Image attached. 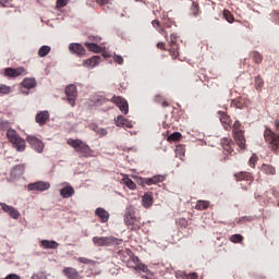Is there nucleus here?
<instances>
[{
  "mask_svg": "<svg viewBox=\"0 0 279 279\" xmlns=\"http://www.w3.org/2000/svg\"><path fill=\"white\" fill-rule=\"evenodd\" d=\"M218 122L222 123V130H233V140L222 138L220 145L226 154H232V142L236 143V147L243 149L245 147V140H243V130L240 129V121L232 122L226 112L218 111Z\"/></svg>",
  "mask_w": 279,
  "mask_h": 279,
  "instance_id": "f257e3e1",
  "label": "nucleus"
},
{
  "mask_svg": "<svg viewBox=\"0 0 279 279\" xmlns=\"http://www.w3.org/2000/svg\"><path fill=\"white\" fill-rule=\"evenodd\" d=\"M7 141H10V145H13V149L17 150V153H23L26 144L32 146V149L38 154H41V149H44V144L38 137L20 138V135H16V131L13 129L7 130Z\"/></svg>",
  "mask_w": 279,
  "mask_h": 279,
  "instance_id": "f03ea898",
  "label": "nucleus"
},
{
  "mask_svg": "<svg viewBox=\"0 0 279 279\" xmlns=\"http://www.w3.org/2000/svg\"><path fill=\"white\" fill-rule=\"evenodd\" d=\"M68 146H71L74 153L78 154V158H92V148L85 142L68 138Z\"/></svg>",
  "mask_w": 279,
  "mask_h": 279,
  "instance_id": "7ed1b4c3",
  "label": "nucleus"
},
{
  "mask_svg": "<svg viewBox=\"0 0 279 279\" xmlns=\"http://www.w3.org/2000/svg\"><path fill=\"white\" fill-rule=\"evenodd\" d=\"M125 226L131 231H137L138 228L143 227L141 218L135 214V207L129 206V208H125Z\"/></svg>",
  "mask_w": 279,
  "mask_h": 279,
  "instance_id": "20e7f679",
  "label": "nucleus"
},
{
  "mask_svg": "<svg viewBox=\"0 0 279 279\" xmlns=\"http://www.w3.org/2000/svg\"><path fill=\"white\" fill-rule=\"evenodd\" d=\"M93 245L96 247H110L113 245H121V239L113 236H93Z\"/></svg>",
  "mask_w": 279,
  "mask_h": 279,
  "instance_id": "39448f33",
  "label": "nucleus"
},
{
  "mask_svg": "<svg viewBox=\"0 0 279 279\" xmlns=\"http://www.w3.org/2000/svg\"><path fill=\"white\" fill-rule=\"evenodd\" d=\"M264 138H266V144L269 145L270 150L279 151V133L271 132L270 129L266 128Z\"/></svg>",
  "mask_w": 279,
  "mask_h": 279,
  "instance_id": "423d86ee",
  "label": "nucleus"
},
{
  "mask_svg": "<svg viewBox=\"0 0 279 279\" xmlns=\"http://www.w3.org/2000/svg\"><path fill=\"white\" fill-rule=\"evenodd\" d=\"M170 56L172 58V60H175V58H178V56H180V46H178V35H175V33H171L170 35Z\"/></svg>",
  "mask_w": 279,
  "mask_h": 279,
  "instance_id": "0eeeda50",
  "label": "nucleus"
},
{
  "mask_svg": "<svg viewBox=\"0 0 279 279\" xmlns=\"http://www.w3.org/2000/svg\"><path fill=\"white\" fill-rule=\"evenodd\" d=\"M63 95H68V104H70L71 107H74V100L77 98V89L74 87V85L63 87Z\"/></svg>",
  "mask_w": 279,
  "mask_h": 279,
  "instance_id": "6e6552de",
  "label": "nucleus"
},
{
  "mask_svg": "<svg viewBox=\"0 0 279 279\" xmlns=\"http://www.w3.org/2000/svg\"><path fill=\"white\" fill-rule=\"evenodd\" d=\"M110 104L118 106V110L121 111V114H128V101H125L124 98L112 97L110 98Z\"/></svg>",
  "mask_w": 279,
  "mask_h": 279,
  "instance_id": "1a4fd4ad",
  "label": "nucleus"
},
{
  "mask_svg": "<svg viewBox=\"0 0 279 279\" xmlns=\"http://www.w3.org/2000/svg\"><path fill=\"white\" fill-rule=\"evenodd\" d=\"M49 191V182L38 181L35 183H28V192H45Z\"/></svg>",
  "mask_w": 279,
  "mask_h": 279,
  "instance_id": "9d476101",
  "label": "nucleus"
},
{
  "mask_svg": "<svg viewBox=\"0 0 279 279\" xmlns=\"http://www.w3.org/2000/svg\"><path fill=\"white\" fill-rule=\"evenodd\" d=\"M63 275V278L68 279H85V277H81L80 274H77V269H74L72 267H63V270L60 271Z\"/></svg>",
  "mask_w": 279,
  "mask_h": 279,
  "instance_id": "9b49d317",
  "label": "nucleus"
},
{
  "mask_svg": "<svg viewBox=\"0 0 279 279\" xmlns=\"http://www.w3.org/2000/svg\"><path fill=\"white\" fill-rule=\"evenodd\" d=\"M0 207L2 213L10 215V219L16 220L20 218V211H16V208H13V206L5 205V203H0Z\"/></svg>",
  "mask_w": 279,
  "mask_h": 279,
  "instance_id": "f8f14e48",
  "label": "nucleus"
},
{
  "mask_svg": "<svg viewBox=\"0 0 279 279\" xmlns=\"http://www.w3.org/2000/svg\"><path fill=\"white\" fill-rule=\"evenodd\" d=\"M47 121H49V111H38V113L35 114V123H37L38 126L45 125Z\"/></svg>",
  "mask_w": 279,
  "mask_h": 279,
  "instance_id": "ddd939ff",
  "label": "nucleus"
},
{
  "mask_svg": "<svg viewBox=\"0 0 279 279\" xmlns=\"http://www.w3.org/2000/svg\"><path fill=\"white\" fill-rule=\"evenodd\" d=\"M114 125L121 129H132V121H128L124 117L118 116V118H114Z\"/></svg>",
  "mask_w": 279,
  "mask_h": 279,
  "instance_id": "4468645a",
  "label": "nucleus"
},
{
  "mask_svg": "<svg viewBox=\"0 0 279 279\" xmlns=\"http://www.w3.org/2000/svg\"><path fill=\"white\" fill-rule=\"evenodd\" d=\"M69 50L76 56H86V49L81 44H70Z\"/></svg>",
  "mask_w": 279,
  "mask_h": 279,
  "instance_id": "2eb2a0df",
  "label": "nucleus"
},
{
  "mask_svg": "<svg viewBox=\"0 0 279 279\" xmlns=\"http://www.w3.org/2000/svg\"><path fill=\"white\" fill-rule=\"evenodd\" d=\"M153 27H155V29H158L159 34H161V36H163L166 38V40H169V32H167V27H169V25H165L163 28L160 27V21L158 20H154L151 22Z\"/></svg>",
  "mask_w": 279,
  "mask_h": 279,
  "instance_id": "dca6fc26",
  "label": "nucleus"
},
{
  "mask_svg": "<svg viewBox=\"0 0 279 279\" xmlns=\"http://www.w3.org/2000/svg\"><path fill=\"white\" fill-rule=\"evenodd\" d=\"M233 178L236 179V182H251L252 180L251 172H236Z\"/></svg>",
  "mask_w": 279,
  "mask_h": 279,
  "instance_id": "f3484780",
  "label": "nucleus"
},
{
  "mask_svg": "<svg viewBox=\"0 0 279 279\" xmlns=\"http://www.w3.org/2000/svg\"><path fill=\"white\" fill-rule=\"evenodd\" d=\"M95 215L96 218H100L101 223H106V221L110 219V214L106 213L102 208H96Z\"/></svg>",
  "mask_w": 279,
  "mask_h": 279,
  "instance_id": "a211bd4d",
  "label": "nucleus"
},
{
  "mask_svg": "<svg viewBox=\"0 0 279 279\" xmlns=\"http://www.w3.org/2000/svg\"><path fill=\"white\" fill-rule=\"evenodd\" d=\"M71 196H74V187H71V185H68V186H63V189H60V197L71 198Z\"/></svg>",
  "mask_w": 279,
  "mask_h": 279,
  "instance_id": "6ab92c4d",
  "label": "nucleus"
},
{
  "mask_svg": "<svg viewBox=\"0 0 279 279\" xmlns=\"http://www.w3.org/2000/svg\"><path fill=\"white\" fill-rule=\"evenodd\" d=\"M199 14H202V10H199V3H197L196 1H192V5L190 8L189 15L197 19V16H199Z\"/></svg>",
  "mask_w": 279,
  "mask_h": 279,
  "instance_id": "aec40b11",
  "label": "nucleus"
},
{
  "mask_svg": "<svg viewBox=\"0 0 279 279\" xmlns=\"http://www.w3.org/2000/svg\"><path fill=\"white\" fill-rule=\"evenodd\" d=\"M99 62H101V57H99V56H94V57L87 59V60L84 62V65H85V66H89V69H94V66H97V64H99Z\"/></svg>",
  "mask_w": 279,
  "mask_h": 279,
  "instance_id": "412c9836",
  "label": "nucleus"
},
{
  "mask_svg": "<svg viewBox=\"0 0 279 279\" xmlns=\"http://www.w3.org/2000/svg\"><path fill=\"white\" fill-rule=\"evenodd\" d=\"M163 181V178L160 177V175H154L149 179H145V181H143V184H146V186H149V185H155L157 183H160Z\"/></svg>",
  "mask_w": 279,
  "mask_h": 279,
  "instance_id": "4be33fe9",
  "label": "nucleus"
},
{
  "mask_svg": "<svg viewBox=\"0 0 279 279\" xmlns=\"http://www.w3.org/2000/svg\"><path fill=\"white\" fill-rule=\"evenodd\" d=\"M23 170H25V165L23 163L13 166L12 170H10V175H13V177L22 175Z\"/></svg>",
  "mask_w": 279,
  "mask_h": 279,
  "instance_id": "5701e85b",
  "label": "nucleus"
},
{
  "mask_svg": "<svg viewBox=\"0 0 279 279\" xmlns=\"http://www.w3.org/2000/svg\"><path fill=\"white\" fill-rule=\"evenodd\" d=\"M153 206V194L146 193L143 194V208H149Z\"/></svg>",
  "mask_w": 279,
  "mask_h": 279,
  "instance_id": "b1692460",
  "label": "nucleus"
},
{
  "mask_svg": "<svg viewBox=\"0 0 279 279\" xmlns=\"http://www.w3.org/2000/svg\"><path fill=\"white\" fill-rule=\"evenodd\" d=\"M40 246L46 250H56V247H58V243H56V241L43 240V242H40Z\"/></svg>",
  "mask_w": 279,
  "mask_h": 279,
  "instance_id": "393cba45",
  "label": "nucleus"
},
{
  "mask_svg": "<svg viewBox=\"0 0 279 279\" xmlns=\"http://www.w3.org/2000/svg\"><path fill=\"white\" fill-rule=\"evenodd\" d=\"M84 45L88 51H93L94 53H101V46L93 43H85Z\"/></svg>",
  "mask_w": 279,
  "mask_h": 279,
  "instance_id": "a878e982",
  "label": "nucleus"
},
{
  "mask_svg": "<svg viewBox=\"0 0 279 279\" xmlns=\"http://www.w3.org/2000/svg\"><path fill=\"white\" fill-rule=\"evenodd\" d=\"M246 107V99L243 97H239L236 99H233V108L236 109H243Z\"/></svg>",
  "mask_w": 279,
  "mask_h": 279,
  "instance_id": "bb28decb",
  "label": "nucleus"
},
{
  "mask_svg": "<svg viewBox=\"0 0 279 279\" xmlns=\"http://www.w3.org/2000/svg\"><path fill=\"white\" fill-rule=\"evenodd\" d=\"M51 53V47L50 46H41L38 50L39 58H45Z\"/></svg>",
  "mask_w": 279,
  "mask_h": 279,
  "instance_id": "cd10ccee",
  "label": "nucleus"
},
{
  "mask_svg": "<svg viewBox=\"0 0 279 279\" xmlns=\"http://www.w3.org/2000/svg\"><path fill=\"white\" fill-rule=\"evenodd\" d=\"M262 173H266V175H276V168H271L269 165H262Z\"/></svg>",
  "mask_w": 279,
  "mask_h": 279,
  "instance_id": "c85d7f7f",
  "label": "nucleus"
},
{
  "mask_svg": "<svg viewBox=\"0 0 279 279\" xmlns=\"http://www.w3.org/2000/svg\"><path fill=\"white\" fill-rule=\"evenodd\" d=\"M121 184H125V187L135 191V182H132V179H128V177L121 178Z\"/></svg>",
  "mask_w": 279,
  "mask_h": 279,
  "instance_id": "c756f323",
  "label": "nucleus"
},
{
  "mask_svg": "<svg viewBox=\"0 0 279 279\" xmlns=\"http://www.w3.org/2000/svg\"><path fill=\"white\" fill-rule=\"evenodd\" d=\"M207 207H209V203L207 201H197V205H195V209L198 211L207 210Z\"/></svg>",
  "mask_w": 279,
  "mask_h": 279,
  "instance_id": "7c9ffc66",
  "label": "nucleus"
},
{
  "mask_svg": "<svg viewBox=\"0 0 279 279\" xmlns=\"http://www.w3.org/2000/svg\"><path fill=\"white\" fill-rule=\"evenodd\" d=\"M251 58L256 64H260V62H263V54L258 51L251 52Z\"/></svg>",
  "mask_w": 279,
  "mask_h": 279,
  "instance_id": "2f4dec72",
  "label": "nucleus"
},
{
  "mask_svg": "<svg viewBox=\"0 0 279 279\" xmlns=\"http://www.w3.org/2000/svg\"><path fill=\"white\" fill-rule=\"evenodd\" d=\"M21 86L27 89L34 88V78H24L21 82Z\"/></svg>",
  "mask_w": 279,
  "mask_h": 279,
  "instance_id": "473e14b6",
  "label": "nucleus"
},
{
  "mask_svg": "<svg viewBox=\"0 0 279 279\" xmlns=\"http://www.w3.org/2000/svg\"><path fill=\"white\" fill-rule=\"evenodd\" d=\"M20 73H22V72L5 71V72H2V76H7V78H16L17 76H20Z\"/></svg>",
  "mask_w": 279,
  "mask_h": 279,
  "instance_id": "72a5a7b5",
  "label": "nucleus"
},
{
  "mask_svg": "<svg viewBox=\"0 0 279 279\" xmlns=\"http://www.w3.org/2000/svg\"><path fill=\"white\" fill-rule=\"evenodd\" d=\"M229 242L233 244H240V242H243V236L240 234H233L229 236Z\"/></svg>",
  "mask_w": 279,
  "mask_h": 279,
  "instance_id": "f704fd0d",
  "label": "nucleus"
},
{
  "mask_svg": "<svg viewBox=\"0 0 279 279\" xmlns=\"http://www.w3.org/2000/svg\"><path fill=\"white\" fill-rule=\"evenodd\" d=\"M182 138V134L175 132L170 135H168V143H174L178 142V140Z\"/></svg>",
  "mask_w": 279,
  "mask_h": 279,
  "instance_id": "c9c22d12",
  "label": "nucleus"
},
{
  "mask_svg": "<svg viewBox=\"0 0 279 279\" xmlns=\"http://www.w3.org/2000/svg\"><path fill=\"white\" fill-rule=\"evenodd\" d=\"M223 19L228 21V23H234V15L229 10L223 11Z\"/></svg>",
  "mask_w": 279,
  "mask_h": 279,
  "instance_id": "e433bc0d",
  "label": "nucleus"
},
{
  "mask_svg": "<svg viewBox=\"0 0 279 279\" xmlns=\"http://www.w3.org/2000/svg\"><path fill=\"white\" fill-rule=\"evenodd\" d=\"M78 263L82 265H89V266L96 265V260H92L85 257H78Z\"/></svg>",
  "mask_w": 279,
  "mask_h": 279,
  "instance_id": "4c0bfd02",
  "label": "nucleus"
},
{
  "mask_svg": "<svg viewBox=\"0 0 279 279\" xmlns=\"http://www.w3.org/2000/svg\"><path fill=\"white\" fill-rule=\"evenodd\" d=\"M9 93H13V89L9 86L0 84V95H9Z\"/></svg>",
  "mask_w": 279,
  "mask_h": 279,
  "instance_id": "58836bf2",
  "label": "nucleus"
},
{
  "mask_svg": "<svg viewBox=\"0 0 279 279\" xmlns=\"http://www.w3.org/2000/svg\"><path fill=\"white\" fill-rule=\"evenodd\" d=\"M118 258H121V262L126 260V258H128V250L118 251Z\"/></svg>",
  "mask_w": 279,
  "mask_h": 279,
  "instance_id": "ea45409f",
  "label": "nucleus"
},
{
  "mask_svg": "<svg viewBox=\"0 0 279 279\" xmlns=\"http://www.w3.org/2000/svg\"><path fill=\"white\" fill-rule=\"evenodd\" d=\"M68 3H69V0H57L56 5H57V9L60 10V8L66 7Z\"/></svg>",
  "mask_w": 279,
  "mask_h": 279,
  "instance_id": "a19ab883",
  "label": "nucleus"
},
{
  "mask_svg": "<svg viewBox=\"0 0 279 279\" xmlns=\"http://www.w3.org/2000/svg\"><path fill=\"white\" fill-rule=\"evenodd\" d=\"M263 85H265V82L260 81V77H255V89L260 90Z\"/></svg>",
  "mask_w": 279,
  "mask_h": 279,
  "instance_id": "79ce46f5",
  "label": "nucleus"
},
{
  "mask_svg": "<svg viewBox=\"0 0 279 279\" xmlns=\"http://www.w3.org/2000/svg\"><path fill=\"white\" fill-rule=\"evenodd\" d=\"M32 279H47V275L43 271H38L35 275H32Z\"/></svg>",
  "mask_w": 279,
  "mask_h": 279,
  "instance_id": "37998d69",
  "label": "nucleus"
},
{
  "mask_svg": "<svg viewBox=\"0 0 279 279\" xmlns=\"http://www.w3.org/2000/svg\"><path fill=\"white\" fill-rule=\"evenodd\" d=\"M113 62H116L117 64H123V57H121L119 54H114Z\"/></svg>",
  "mask_w": 279,
  "mask_h": 279,
  "instance_id": "c03bdc74",
  "label": "nucleus"
},
{
  "mask_svg": "<svg viewBox=\"0 0 279 279\" xmlns=\"http://www.w3.org/2000/svg\"><path fill=\"white\" fill-rule=\"evenodd\" d=\"M272 16V21L277 23V25H279V11H274L271 13Z\"/></svg>",
  "mask_w": 279,
  "mask_h": 279,
  "instance_id": "a18cd8bd",
  "label": "nucleus"
},
{
  "mask_svg": "<svg viewBox=\"0 0 279 279\" xmlns=\"http://www.w3.org/2000/svg\"><path fill=\"white\" fill-rule=\"evenodd\" d=\"M93 131H95L96 134H98L100 136H106V130L105 129L95 128V129H93Z\"/></svg>",
  "mask_w": 279,
  "mask_h": 279,
  "instance_id": "49530a36",
  "label": "nucleus"
},
{
  "mask_svg": "<svg viewBox=\"0 0 279 279\" xmlns=\"http://www.w3.org/2000/svg\"><path fill=\"white\" fill-rule=\"evenodd\" d=\"M247 163H250L251 168H254V163H257V156L251 155V159Z\"/></svg>",
  "mask_w": 279,
  "mask_h": 279,
  "instance_id": "de8ad7c7",
  "label": "nucleus"
},
{
  "mask_svg": "<svg viewBox=\"0 0 279 279\" xmlns=\"http://www.w3.org/2000/svg\"><path fill=\"white\" fill-rule=\"evenodd\" d=\"M269 194L272 195V197H275L276 199H279V191H277L276 189H270Z\"/></svg>",
  "mask_w": 279,
  "mask_h": 279,
  "instance_id": "09e8293b",
  "label": "nucleus"
},
{
  "mask_svg": "<svg viewBox=\"0 0 279 279\" xmlns=\"http://www.w3.org/2000/svg\"><path fill=\"white\" fill-rule=\"evenodd\" d=\"M157 49H161L163 51H167V47H166L165 43H162V41L157 44Z\"/></svg>",
  "mask_w": 279,
  "mask_h": 279,
  "instance_id": "8fccbe9b",
  "label": "nucleus"
},
{
  "mask_svg": "<svg viewBox=\"0 0 279 279\" xmlns=\"http://www.w3.org/2000/svg\"><path fill=\"white\" fill-rule=\"evenodd\" d=\"M136 269L140 271H143V274H146V271H147V268L144 265L136 266Z\"/></svg>",
  "mask_w": 279,
  "mask_h": 279,
  "instance_id": "3c124183",
  "label": "nucleus"
},
{
  "mask_svg": "<svg viewBox=\"0 0 279 279\" xmlns=\"http://www.w3.org/2000/svg\"><path fill=\"white\" fill-rule=\"evenodd\" d=\"M240 221L251 222L252 218H251V216H244V217L240 218Z\"/></svg>",
  "mask_w": 279,
  "mask_h": 279,
  "instance_id": "603ef678",
  "label": "nucleus"
},
{
  "mask_svg": "<svg viewBox=\"0 0 279 279\" xmlns=\"http://www.w3.org/2000/svg\"><path fill=\"white\" fill-rule=\"evenodd\" d=\"M2 279H20V276L10 274V275H7V278H2Z\"/></svg>",
  "mask_w": 279,
  "mask_h": 279,
  "instance_id": "864d4df0",
  "label": "nucleus"
},
{
  "mask_svg": "<svg viewBox=\"0 0 279 279\" xmlns=\"http://www.w3.org/2000/svg\"><path fill=\"white\" fill-rule=\"evenodd\" d=\"M96 3H99V5H106L108 4V0H96Z\"/></svg>",
  "mask_w": 279,
  "mask_h": 279,
  "instance_id": "5fc2aeb1",
  "label": "nucleus"
},
{
  "mask_svg": "<svg viewBox=\"0 0 279 279\" xmlns=\"http://www.w3.org/2000/svg\"><path fill=\"white\" fill-rule=\"evenodd\" d=\"M186 279H196V272L186 275Z\"/></svg>",
  "mask_w": 279,
  "mask_h": 279,
  "instance_id": "6e6d98bb",
  "label": "nucleus"
},
{
  "mask_svg": "<svg viewBox=\"0 0 279 279\" xmlns=\"http://www.w3.org/2000/svg\"><path fill=\"white\" fill-rule=\"evenodd\" d=\"M275 125H276V132H279V121H276Z\"/></svg>",
  "mask_w": 279,
  "mask_h": 279,
  "instance_id": "4d7b16f0",
  "label": "nucleus"
},
{
  "mask_svg": "<svg viewBox=\"0 0 279 279\" xmlns=\"http://www.w3.org/2000/svg\"><path fill=\"white\" fill-rule=\"evenodd\" d=\"M161 107L168 108V102H161Z\"/></svg>",
  "mask_w": 279,
  "mask_h": 279,
  "instance_id": "13d9d810",
  "label": "nucleus"
},
{
  "mask_svg": "<svg viewBox=\"0 0 279 279\" xmlns=\"http://www.w3.org/2000/svg\"><path fill=\"white\" fill-rule=\"evenodd\" d=\"M4 71H16V69L7 68V69H4Z\"/></svg>",
  "mask_w": 279,
  "mask_h": 279,
  "instance_id": "bf43d9fd",
  "label": "nucleus"
},
{
  "mask_svg": "<svg viewBox=\"0 0 279 279\" xmlns=\"http://www.w3.org/2000/svg\"><path fill=\"white\" fill-rule=\"evenodd\" d=\"M276 207H279V201H276Z\"/></svg>",
  "mask_w": 279,
  "mask_h": 279,
  "instance_id": "052dcab7",
  "label": "nucleus"
}]
</instances>
